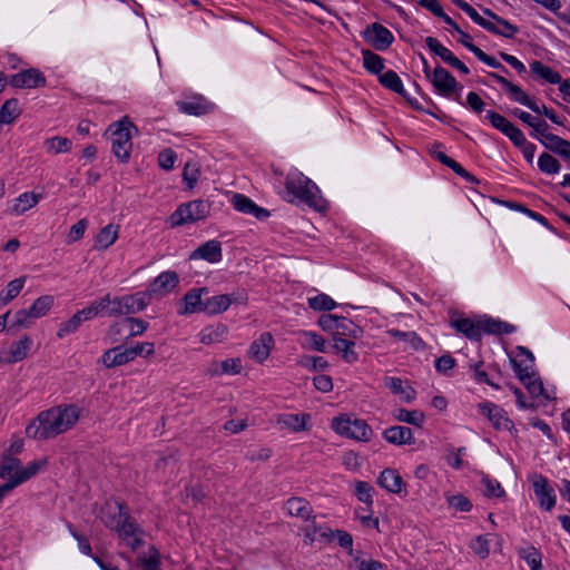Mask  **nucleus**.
<instances>
[{"label": "nucleus", "mask_w": 570, "mask_h": 570, "mask_svg": "<svg viewBox=\"0 0 570 570\" xmlns=\"http://www.w3.org/2000/svg\"><path fill=\"white\" fill-rule=\"evenodd\" d=\"M81 410L73 404H61L41 411L26 426V434L33 440L53 439L72 429L79 421Z\"/></svg>", "instance_id": "nucleus-1"}, {"label": "nucleus", "mask_w": 570, "mask_h": 570, "mask_svg": "<svg viewBox=\"0 0 570 570\" xmlns=\"http://www.w3.org/2000/svg\"><path fill=\"white\" fill-rule=\"evenodd\" d=\"M285 188L291 196L288 199L291 203H301L318 212L327 207L317 185L301 173L289 174L286 177Z\"/></svg>", "instance_id": "nucleus-2"}, {"label": "nucleus", "mask_w": 570, "mask_h": 570, "mask_svg": "<svg viewBox=\"0 0 570 570\" xmlns=\"http://www.w3.org/2000/svg\"><path fill=\"white\" fill-rule=\"evenodd\" d=\"M147 294H139V292L130 295L114 296L106 294L99 302L102 303V316L118 317L130 314H136L147 307Z\"/></svg>", "instance_id": "nucleus-3"}, {"label": "nucleus", "mask_w": 570, "mask_h": 570, "mask_svg": "<svg viewBox=\"0 0 570 570\" xmlns=\"http://www.w3.org/2000/svg\"><path fill=\"white\" fill-rule=\"evenodd\" d=\"M131 122L119 120L108 128L111 138V150L115 157L121 163H128L131 154L132 142L130 135Z\"/></svg>", "instance_id": "nucleus-4"}, {"label": "nucleus", "mask_w": 570, "mask_h": 570, "mask_svg": "<svg viewBox=\"0 0 570 570\" xmlns=\"http://www.w3.org/2000/svg\"><path fill=\"white\" fill-rule=\"evenodd\" d=\"M331 426L337 434L357 441H368L372 434V430L365 421L352 420L348 416L334 417Z\"/></svg>", "instance_id": "nucleus-5"}, {"label": "nucleus", "mask_w": 570, "mask_h": 570, "mask_svg": "<svg viewBox=\"0 0 570 570\" xmlns=\"http://www.w3.org/2000/svg\"><path fill=\"white\" fill-rule=\"evenodd\" d=\"M178 284V276L174 271H166L160 273L150 284L146 291L139 294H147V306L155 297H163L170 293Z\"/></svg>", "instance_id": "nucleus-6"}, {"label": "nucleus", "mask_w": 570, "mask_h": 570, "mask_svg": "<svg viewBox=\"0 0 570 570\" xmlns=\"http://www.w3.org/2000/svg\"><path fill=\"white\" fill-rule=\"evenodd\" d=\"M115 532L121 543L129 547L131 550L138 549L145 542V531L129 514Z\"/></svg>", "instance_id": "nucleus-7"}, {"label": "nucleus", "mask_w": 570, "mask_h": 570, "mask_svg": "<svg viewBox=\"0 0 570 570\" xmlns=\"http://www.w3.org/2000/svg\"><path fill=\"white\" fill-rule=\"evenodd\" d=\"M7 83L16 89H35L45 87L47 79L37 68L21 70L7 78Z\"/></svg>", "instance_id": "nucleus-8"}, {"label": "nucleus", "mask_w": 570, "mask_h": 570, "mask_svg": "<svg viewBox=\"0 0 570 570\" xmlns=\"http://www.w3.org/2000/svg\"><path fill=\"white\" fill-rule=\"evenodd\" d=\"M274 346L275 340L272 333L264 332L250 343L247 356L257 364H264L271 356Z\"/></svg>", "instance_id": "nucleus-9"}, {"label": "nucleus", "mask_w": 570, "mask_h": 570, "mask_svg": "<svg viewBox=\"0 0 570 570\" xmlns=\"http://www.w3.org/2000/svg\"><path fill=\"white\" fill-rule=\"evenodd\" d=\"M363 36L365 41L376 50L387 49L393 41V35L391 31L376 22L368 26Z\"/></svg>", "instance_id": "nucleus-10"}, {"label": "nucleus", "mask_w": 570, "mask_h": 570, "mask_svg": "<svg viewBox=\"0 0 570 570\" xmlns=\"http://www.w3.org/2000/svg\"><path fill=\"white\" fill-rule=\"evenodd\" d=\"M209 203L197 199L180 205V225L191 224L197 220L204 219L209 215Z\"/></svg>", "instance_id": "nucleus-11"}, {"label": "nucleus", "mask_w": 570, "mask_h": 570, "mask_svg": "<svg viewBox=\"0 0 570 570\" xmlns=\"http://www.w3.org/2000/svg\"><path fill=\"white\" fill-rule=\"evenodd\" d=\"M128 517L125 507L119 502H107L100 510V520L109 529L116 531Z\"/></svg>", "instance_id": "nucleus-12"}, {"label": "nucleus", "mask_w": 570, "mask_h": 570, "mask_svg": "<svg viewBox=\"0 0 570 570\" xmlns=\"http://www.w3.org/2000/svg\"><path fill=\"white\" fill-rule=\"evenodd\" d=\"M431 81L438 92L445 97H450L453 92L462 89L455 78L442 67L434 69Z\"/></svg>", "instance_id": "nucleus-13"}, {"label": "nucleus", "mask_w": 570, "mask_h": 570, "mask_svg": "<svg viewBox=\"0 0 570 570\" xmlns=\"http://www.w3.org/2000/svg\"><path fill=\"white\" fill-rule=\"evenodd\" d=\"M243 371V362L239 357H229L223 361H212L206 367V374L210 377L223 375H238Z\"/></svg>", "instance_id": "nucleus-14"}, {"label": "nucleus", "mask_w": 570, "mask_h": 570, "mask_svg": "<svg viewBox=\"0 0 570 570\" xmlns=\"http://www.w3.org/2000/svg\"><path fill=\"white\" fill-rule=\"evenodd\" d=\"M223 258L222 244L212 239L197 247L189 255V261L203 259L210 264L219 263Z\"/></svg>", "instance_id": "nucleus-15"}, {"label": "nucleus", "mask_w": 570, "mask_h": 570, "mask_svg": "<svg viewBox=\"0 0 570 570\" xmlns=\"http://www.w3.org/2000/svg\"><path fill=\"white\" fill-rule=\"evenodd\" d=\"M481 412L488 416L489 421L497 430L511 431L513 422L507 416L505 412L492 403L479 404Z\"/></svg>", "instance_id": "nucleus-16"}, {"label": "nucleus", "mask_w": 570, "mask_h": 570, "mask_svg": "<svg viewBox=\"0 0 570 570\" xmlns=\"http://www.w3.org/2000/svg\"><path fill=\"white\" fill-rule=\"evenodd\" d=\"M377 484L393 494H401L405 491V482L397 470L387 468L384 469L379 478Z\"/></svg>", "instance_id": "nucleus-17"}, {"label": "nucleus", "mask_w": 570, "mask_h": 570, "mask_svg": "<svg viewBox=\"0 0 570 570\" xmlns=\"http://www.w3.org/2000/svg\"><path fill=\"white\" fill-rule=\"evenodd\" d=\"M311 415L308 413L301 414H279L276 419V423L282 428L289 430L294 433L309 430Z\"/></svg>", "instance_id": "nucleus-18"}, {"label": "nucleus", "mask_w": 570, "mask_h": 570, "mask_svg": "<svg viewBox=\"0 0 570 570\" xmlns=\"http://www.w3.org/2000/svg\"><path fill=\"white\" fill-rule=\"evenodd\" d=\"M32 345L29 336L24 335L19 341L13 342L8 351L3 352L1 361L7 364H13L27 357Z\"/></svg>", "instance_id": "nucleus-19"}, {"label": "nucleus", "mask_w": 570, "mask_h": 570, "mask_svg": "<svg viewBox=\"0 0 570 570\" xmlns=\"http://www.w3.org/2000/svg\"><path fill=\"white\" fill-rule=\"evenodd\" d=\"M533 489L541 508L548 511L551 510L556 504V497L553 489L548 484V480L542 475H535Z\"/></svg>", "instance_id": "nucleus-20"}, {"label": "nucleus", "mask_w": 570, "mask_h": 570, "mask_svg": "<svg viewBox=\"0 0 570 570\" xmlns=\"http://www.w3.org/2000/svg\"><path fill=\"white\" fill-rule=\"evenodd\" d=\"M184 190L193 193L203 176L202 164L197 158L188 159L183 168Z\"/></svg>", "instance_id": "nucleus-21"}, {"label": "nucleus", "mask_w": 570, "mask_h": 570, "mask_svg": "<svg viewBox=\"0 0 570 570\" xmlns=\"http://www.w3.org/2000/svg\"><path fill=\"white\" fill-rule=\"evenodd\" d=\"M135 358V353H132L129 347H125L122 345L116 346L106 351L101 357V361L106 367H115L124 365Z\"/></svg>", "instance_id": "nucleus-22"}, {"label": "nucleus", "mask_w": 570, "mask_h": 570, "mask_svg": "<svg viewBox=\"0 0 570 570\" xmlns=\"http://www.w3.org/2000/svg\"><path fill=\"white\" fill-rule=\"evenodd\" d=\"M234 208L243 214L253 215L258 219H264L269 216V213L257 206L252 199L243 194H235L232 198Z\"/></svg>", "instance_id": "nucleus-23"}, {"label": "nucleus", "mask_w": 570, "mask_h": 570, "mask_svg": "<svg viewBox=\"0 0 570 570\" xmlns=\"http://www.w3.org/2000/svg\"><path fill=\"white\" fill-rule=\"evenodd\" d=\"M384 385L393 393L400 396L405 403H411L416 395L415 390L400 377L389 376L384 379Z\"/></svg>", "instance_id": "nucleus-24"}, {"label": "nucleus", "mask_w": 570, "mask_h": 570, "mask_svg": "<svg viewBox=\"0 0 570 570\" xmlns=\"http://www.w3.org/2000/svg\"><path fill=\"white\" fill-rule=\"evenodd\" d=\"M42 195L33 191H24L13 199V204L10 207V213L13 216H20L36 207L41 200Z\"/></svg>", "instance_id": "nucleus-25"}, {"label": "nucleus", "mask_w": 570, "mask_h": 570, "mask_svg": "<svg viewBox=\"0 0 570 570\" xmlns=\"http://www.w3.org/2000/svg\"><path fill=\"white\" fill-rule=\"evenodd\" d=\"M239 297L235 294L216 295L205 301V312L209 315L224 313L229 308L233 302H238Z\"/></svg>", "instance_id": "nucleus-26"}, {"label": "nucleus", "mask_w": 570, "mask_h": 570, "mask_svg": "<svg viewBox=\"0 0 570 570\" xmlns=\"http://www.w3.org/2000/svg\"><path fill=\"white\" fill-rule=\"evenodd\" d=\"M46 460H37L28 463V465L24 468L21 466L20 475L14 481L2 484V491H4L6 494L9 493L16 487L22 484L23 482L35 476L40 471V469L46 465Z\"/></svg>", "instance_id": "nucleus-27"}, {"label": "nucleus", "mask_w": 570, "mask_h": 570, "mask_svg": "<svg viewBox=\"0 0 570 570\" xmlns=\"http://www.w3.org/2000/svg\"><path fill=\"white\" fill-rule=\"evenodd\" d=\"M203 293H208V289L202 287L188 291L184 296V308L180 312L185 314L205 312V302L202 299Z\"/></svg>", "instance_id": "nucleus-28"}, {"label": "nucleus", "mask_w": 570, "mask_h": 570, "mask_svg": "<svg viewBox=\"0 0 570 570\" xmlns=\"http://www.w3.org/2000/svg\"><path fill=\"white\" fill-rule=\"evenodd\" d=\"M285 509L291 517L301 520H308L313 513L309 502L299 497L289 498L285 503Z\"/></svg>", "instance_id": "nucleus-29"}, {"label": "nucleus", "mask_w": 570, "mask_h": 570, "mask_svg": "<svg viewBox=\"0 0 570 570\" xmlns=\"http://www.w3.org/2000/svg\"><path fill=\"white\" fill-rule=\"evenodd\" d=\"M451 325L459 333H462L463 335L471 340L480 338L483 328L481 323H475L473 320L466 317H452Z\"/></svg>", "instance_id": "nucleus-30"}, {"label": "nucleus", "mask_w": 570, "mask_h": 570, "mask_svg": "<svg viewBox=\"0 0 570 570\" xmlns=\"http://www.w3.org/2000/svg\"><path fill=\"white\" fill-rule=\"evenodd\" d=\"M484 13L494 20H489V26L491 27V29H487L488 31L493 32L495 35H500L505 38H513L514 35L518 32V28L515 26L498 17L491 10L485 9Z\"/></svg>", "instance_id": "nucleus-31"}, {"label": "nucleus", "mask_w": 570, "mask_h": 570, "mask_svg": "<svg viewBox=\"0 0 570 570\" xmlns=\"http://www.w3.org/2000/svg\"><path fill=\"white\" fill-rule=\"evenodd\" d=\"M21 473L20 460L12 455H3L0 464V478L6 483L14 481Z\"/></svg>", "instance_id": "nucleus-32"}, {"label": "nucleus", "mask_w": 570, "mask_h": 570, "mask_svg": "<svg viewBox=\"0 0 570 570\" xmlns=\"http://www.w3.org/2000/svg\"><path fill=\"white\" fill-rule=\"evenodd\" d=\"M384 438L387 442L399 445L411 444L414 441L411 429L401 425L386 429L384 431Z\"/></svg>", "instance_id": "nucleus-33"}, {"label": "nucleus", "mask_w": 570, "mask_h": 570, "mask_svg": "<svg viewBox=\"0 0 570 570\" xmlns=\"http://www.w3.org/2000/svg\"><path fill=\"white\" fill-rule=\"evenodd\" d=\"M227 334L228 327L226 325L216 324L204 328L199 334V338L202 343L210 345L222 343L226 338Z\"/></svg>", "instance_id": "nucleus-34"}, {"label": "nucleus", "mask_w": 570, "mask_h": 570, "mask_svg": "<svg viewBox=\"0 0 570 570\" xmlns=\"http://www.w3.org/2000/svg\"><path fill=\"white\" fill-rule=\"evenodd\" d=\"M180 109L191 116H202L212 111L213 105L204 97L196 96L191 100L181 102Z\"/></svg>", "instance_id": "nucleus-35"}, {"label": "nucleus", "mask_w": 570, "mask_h": 570, "mask_svg": "<svg viewBox=\"0 0 570 570\" xmlns=\"http://www.w3.org/2000/svg\"><path fill=\"white\" fill-rule=\"evenodd\" d=\"M333 341L334 350L342 355L344 362L348 364L357 362L358 354L354 350L355 343L353 340L335 337Z\"/></svg>", "instance_id": "nucleus-36"}, {"label": "nucleus", "mask_w": 570, "mask_h": 570, "mask_svg": "<svg viewBox=\"0 0 570 570\" xmlns=\"http://www.w3.org/2000/svg\"><path fill=\"white\" fill-rule=\"evenodd\" d=\"M21 115L19 101L17 98H10L3 102L0 108V125H11Z\"/></svg>", "instance_id": "nucleus-37"}, {"label": "nucleus", "mask_w": 570, "mask_h": 570, "mask_svg": "<svg viewBox=\"0 0 570 570\" xmlns=\"http://www.w3.org/2000/svg\"><path fill=\"white\" fill-rule=\"evenodd\" d=\"M362 334V327H360L348 318L340 317L337 323V330L335 332L333 340H335V337L356 340L360 338Z\"/></svg>", "instance_id": "nucleus-38"}, {"label": "nucleus", "mask_w": 570, "mask_h": 570, "mask_svg": "<svg viewBox=\"0 0 570 570\" xmlns=\"http://www.w3.org/2000/svg\"><path fill=\"white\" fill-rule=\"evenodd\" d=\"M118 238V226L108 224L97 235L95 248L105 250L109 248Z\"/></svg>", "instance_id": "nucleus-39"}, {"label": "nucleus", "mask_w": 570, "mask_h": 570, "mask_svg": "<svg viewBox=\"0 0 570 570\" xmlns=\"http://www.w3.org/2000/svg\"><path fill=\"white\" fill-rule=\"evenodd\" d=\"M26 283V276L12 279L8 283L7 287L0 294V308L8 305L22 291Z\"/></svg>", "instance_id": "nucleus-40"}, {"label": "nucleus", "mask_w": 570, "mask_h": 570, "mask_svg": "<svg viewBox=\"0 0 570 570\" xmlns=\"http://www.w3.org/2000/svg\"><path fill=\"white\" fill-rule=\"evenodd\" d=\"M514 370H515L519 379L523 382V384L525 385L528 391L533 396L542 395V393H543V385H542V382L540 380L531 376L527 370H522L520 367V365H518L517 363H514Z\"/></svg>", "instance_id": "nucleus-41"}, {"label": "nucleus", "mask_w": 570, "mask_h": 570, "mask_svg": "<svg viewBox=\"0 0 570 570\" xmlns=\"http://www.w3.org/2000/svg\"><path fill=\"white\" fill-rule=\"evenodd\" d=\"M53 303L55 297L52 295H42L31 304L28 308V313L31 314L33 318L43 317L49 313Z\"/></svg>", "instance_id": "nucleus-42"}, {"label": "nucleus", "mask_w": 570, "mask_h": 570, "mask_svg": "<svg viewBox=\"0 0 570 570\" xmlns=\"http://www.w3.org/2000/svg\"><path fill=\"white\" fill-rule=\"evenodd\" d=\"M530 69L532 73H534L537 77L543 79L544 81L549 83H559L561 82V76L558 71L553 70L552 68L543 65L541 61H533L530 65Z\"/></svg>", "instance_id": "nucleus-43"}, {"label": "nucleus", "mask_w": 570, "mask_h": 570, "mask_svg": "<svg viewBox=\"0 0 570 570\" xmlns=\"http://www.w3.org/2000/svg\"><path fill=\"white\" fill-rule=\"evenodd\" d=\"M395 340L404 342L410 348L417 351L424 347V343L415 332H402L399 330H389L386 332Z\"/></svg>", "instance_id": "nucleus-44"}, {"label": "nucleus", "mask_w": 570, "mask_h": 570, "mask_svg": "<svg viewBox=\"0 0 570 570\" xmlns=\"http://www.w3.org/2000/svg\"><path fill=\"white\" fill-rule=\"evenodd\" d=\"M43 146L49 154L69 153L72 148V141L69 138L55 136L45 140Z\"/></svg>", "instance_id": "nucleus-45"}, {"label": "nucleus", "mask_w": 570, "mask_h": 570, "mask_svg": "<svg viewBox=\"0 0 570 570\" xmlns=\"http://www.w3.org/2000/svg\"><path fill=\"white\" fill-rule=\"evenodd\" d=\"M331 533V529L328 528H321L315 524H308L304 529V541L306 543H314V542H327L328 541V534Z\"/></svg>", "instance_id": "nucleus-46"}, {"label": "nucleus", "mask_w": 570, "mask_h": 570, "mask_svg": "<svg viewBox=\"0 0 570 570\" xmlns=\"http://www.w3.org/2000/svg\"><path fill=\"white\" fill-rule=\"evenodd\" d=\"M137 566L140 570H159V553L154 547L137 558Z\"/></svg>", "instance_id": "nucleus-47"}, {"label": "nucleus", "mask_w": 570, "mask_h": 570, "mask_svg": "<svg viewBox=\"0 0 570 570\" xmlns=\"http://www.w3.org/2000/svg\"><path fill=\"white\" fill-rule=\"evenodd\" d=\"M507 92L514 101L527 106L534 112H541L540 107L519 86L512 83Z\"/></svg>", "instance_id": "nucleus-48"}, {"label": "nucleus", "mask_w": 570, "mask_h": 570, "mask_svg": "<svg viewBox=\"0 0 570 570\" xmlns=\"http://www.w3.org/2000/svg\"><path fill=\"white\" fill-rule=\"evenodd\" d=\"M394 417L400 421L407 424L415 425L417 428L422 426L424 422V414L421 411L413 410L409 411L405 409H399L394 412Z\"/></svg>", "instance_id": "nucleus-49"}, {"label": "nucleus", "mask_w": 570, "mask_h": 570, "mask_svg": "<svg viewBox=\"0 0 570 570\" xmlns=\"http://www.w3.org/2000/svg\"><path fill=\"white\" fill-rule=\"evenodd\" d=\"M363 63L366 70H368L372 73H380L384 69L383 59L370 51V50H363Z\"/></svg>", "instance_id": "nucleus-50"}, {"label": "nucleus", "mask_w": 570, "mask_h": 570, "mask_svg": "<svg viewBox=\"0 0 570 570\" xmlns=\"http://www.w3.org/2000/svg\"><path fill=\"white\" fill-rule=\"evenodd\" d=\"M379 80L385 88H387L394 92L402 94L404 90L403 83H402L400 77L393 70H389L385 73H383L382 76H380Z\"/></svg>", "instance_id": "nucleus-51"}, {"label": "nucleus", "mask_w": 570, "mask_h": 570, "mask_svg": "<svg viewBox=\"0 0 570 570\" xmlns=\"http://www.w3.org/2000/svg\"><path fill=\"white\" fill-rule=\"evenodd\" d=\"M354 493L358 501L365 503L367 507L372 505L374 488L370 483L365 481H356Z\"/></svg>", "instance_id": "nucleus-52"}, {"label": "nucleus", "mask_w": 570, "mask_h": 570, "mask_svg": "<svg viewBox=\"0 0 570 570\" xmlns=\"http://www.w3.org/2000/svg\"><path fill=\"white\" fill-rule=\"evenodd\" d=\"M304 338L302 345L305 348L314 350L317 352H325V340L314 332H303Z\"/></svg>", "instance_id": "nucleus-53"}, {"label": "nucleus", "mask_w": 570, "mask_h": 570, "mask_svg": "<svg viewBox=\"0 0 570 570\" xmlns=\"http://www.w3.org/2000/svg\"><path fill=\"white\" fill-rule=\"evenodd\" d=\"M446 502L451 509L454 511L466 512L472 508L471 501L464 497L463 494H448Z\"/></svg>", "instance_id": "nucleus-54"}, {"label": "nucleus", "mask_w": 570, "mask_h": 570, "mask_svg": "<svg viewBox=\"0 0 570 570\" xmlns=\"http://www.w3.org/2000/svg\"><path fill=\"white\" fill-rule=\"evenodd\" d=\"M82 324L80 317L75 313L69 320L60 323L59 328L57 331V336L59 338H63L72 333H75L80 325Z\"/></svg>", "instance_id": "nucleus-55"}, {"label": "nucleus", "mask_w": 570, "mask_h": 570, "mask_svg": "<svg viewBox=\"0 0 570 570\" xmlns=\"http://www.w3.org/2000/svg\"><path fill=\"white\" fill-rule=\"evenodd\" d=\"M104 305L99 299L90 303L89 306L79 309L76 314L80 317L81 322H88L98 315H102Z\"/></svg>", "instance_id": "nucleus-56"}, {"label": "nucleus", "mask_w": 570, "mask_h": 570, "mask_svg": "<svg viewBox=\"0 0 570 570\" xmlns=\"http://www.w3.org/2000/svg\"><path fill=\"white\" fill-rule=\"evenodd\" d=\"M308 305L315 311H331L336 306V303L326 294L308 298Z\"/></svg>", "instance_id": "nucleus-57"}, {"label": "nucleus", "mask_w": 570, "mask_h": 570, "mask_svg": "<svg viewBox=\"0 0 570 570\" xmlns=\"http://www.w3.org/2000/svg\"><path fill=\"white\" fill-rule=\"evenodd\" d=\"M538 166L546 174H557L560 170L559 161L550 154H542L538 159Z\"/></svg>", "instance_id": "nucleus-58"}, {"label": "nucleus", "mask_w": 570, "mask_h": 570, "mask_svg": "<svg viewBox=\"0 0 570 570\" xmlns=\"http://www.w3.org/2000/svg\"><path fill=\"white\" fill-rule=\"evenodd\" d=\"M482 484L484 485L483 494L488 498H502L505 492L501 484L490 478H483Z\"/></svg>", "instance_id": "nucleus-59"}, {"label": "nucleus", "mask_w": 570, "mask_h": 570, "mask_svg": "<svg viewBox=\"0 0 570 570\" xmlns=\"http://www.w3.org/2000/svg\"><path fill=\"white\" fill-rule=\"evenodd\" d=\"M519 556L531 567H541V554L534 547H527L519 550Z\"/></svg>", "instance_id": "nucleus-60"}, {"label": "nucleus", "mask_w": 570, "mask_h": 570, "mask_svg": "<svg viewBox=\"0 0 570 570\" xmlns=\"http://www.w3.org/2000/svg\"><path fill=\"white\" fill-rule=\"evenodd\" d=\"M471 548L474 551V553L481 559H485L490 554V541L484 535L476 537L471 542Z\"/></svg>", "instance_id": "nucleus-61"}, {"label": "nucleus", "mask_w": 570, "mask_h": 570, "mask_svg": "<svg viewBox=\"0 0 570 570\" xmlns=\"http://www.w3.org/2000/svg\"><path fill=\"white\" fill-rule=\"evenodd\" d=\"M425 43L429 49L439 56L444 62L449 60V58L453 55L448 48L442 46L439 40L433 37H428L425 39Z\"/></svg>", "instance_id": "nucleus-62"}, {"label": "nucleus", "mask_w": 570, "mask_h": 570, "mask_svg": "<svg viewBox=\"0 0 570 570\" xmlns=\"http://www.w3.org/2000/svg\"><path fill=\"white\" fill-rule=\"evenodd\" d=\"M327 534H328L327 542L337 541V543L344 549L352 548L353 539L350 533L342 531V530H335V531L331 530V533H327Z\"/></svg>", "instance_id": "nucleus-63"}, {"label": "nucleus", "mask_w": 570, "mask_h": 570, "mask_svg": "<svg viewBox=\"0 0 570 570\" xmlns=\"http://www.w3.org/2000/svg\"><path fill=\"white\" fill-rule=\"evenodd\" d=\"M487 118L491 122V125L498 130H500L502 134H505L507 130L512 125V122H510L505 117L494 111H488Z\"/></svg>", "instance_id": "nucleus-64"}]
</instances>
